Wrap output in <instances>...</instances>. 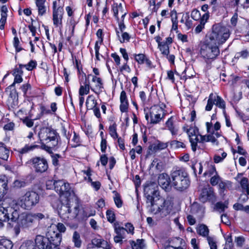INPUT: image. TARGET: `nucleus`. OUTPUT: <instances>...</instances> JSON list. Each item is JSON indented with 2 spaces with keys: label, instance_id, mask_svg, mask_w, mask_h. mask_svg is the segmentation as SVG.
Here are the masks:
<instances>
[{
  "label": "nucleus",
  "instance_id": "f257e3e1",
  "mask_svg": "<svg viewBox=\"0 0 249 249\" xmlns=\"http://www.w3.org/2000/svg\"><path fill=\"white\" fill-rule=\"evenodd\" d=\"M171 178V186L177 191H185L190 186V180L189 175L183 169H177L172 172Z\"/></svg>",
  "mask_w": 249,
  "mask_h": 249
},
{
  "label": "nucleus",
  "instance_id": "f03ea898",
  "mask_svg": "<svg viewBox=\"0 0 249 249\" xmlns=\"http://www.w3.org/2000/svg\"><path fill=\"white\" fill-rule=\"evenodd\" d=\"M199 53L205 62L208 63L217 57L219 55L220 50L217 45L207 40L206 43L201 45Z\"/></svg>",
  "mask_w": 249,
  "mask_h": 249
},
{
  "label": "nucleus",
  "instance_id": "7ed1b4c3",
  "mask_svg": "<svg viewBox=\"0 0 249 249\" xmlns=\"http://www.w3.org/2000/svg\"><path fill=\"white\" fill-rule=\"evenodd\" d=\"M39 199L40 196L37 193L28 191L19 197L18 202L22 209L31 210L39 203Z\"/></svg>",
  "mask_w": 249,
  "mask_h": 249
},
{
  "label": "nucleus",
  "instance_id": "20e7f679",
  "mask_svg": "<svg viewBox=\"0 0 249 249\" xmlns=\"http://www.w3.org/2000/svg\"><path fill=\"white\" fill-rule=\"evenodd\" d=\"M230 36L229 31L219 25H213L212 32L209 35V41L217 45L224 43Z\"/></svg>",
  "mask_w": 249,
  "mask_h": 249
},
{
  "label": "nucleus",
  "instance_id": "39448f33",
  "mask_svg": "<svg viewBox=\"0 0 249 249\" xmlns=\"http://www.w3.org/2000/svg\"><path fill=\"white\" fill-rule=\"evenodd\" d=\"M45 217V215L40 213H29L19 216L18 223L23 228H32L36 225L37 221H39Z\"/></svg>",
  "mask_w": 249,
  "mask_h": 249
},
{
  "label": "nucleus",
  "instance_id": "423d86ee",
  "mask_svg": "<svg viewBox=\"0 0 249 249\" xmlns=\"http://www.w3.org/2000/svg\"><path fill=\"white\" fill-rule=\"evenodd\" d=\"M157 201H160L159 197L152 198L151 201L147 200L146 203L149 204L148 205L149 211L154 214H157L160 212H161L164 215L169 213L172 207L171 202L169 200H164L162 202V205L160 206L157 202Z\"/></svg>",
  "mask_w": 249,
  "mask_h": 249
},
{
  "label": "nucleus",
  "instance_id": "0eeeda50",
  "mask_svg": "<svg viewBox=\"0 0 249 249\" xmlns=\"http://www.w3.org/2000/svg\"><path fill=\"white\" fill-rule=\"evenodd\" d=\"M39 137L46 144L51 146H57L60 142V136L54 130L47 128L41 132Z\"/></svg>",
  "mask_w": 249,
  "mask_h": 249
},
{
  "label": "nucleus",
  "instance_id": "6e6552de",
  "mask_svg": "<svg viewBox=\"0 0 249 249\" xmlns=\"http://www.w3.org/2000/svg\"><path fill=\"white\" fill-rule=\"evenodd\" d=\"M26 164L31 165L37 174L45 173L48 169V161L43 157H34L28 160Z\"/></svg>",
  "mask_w": 249,
  "mask_h": 249
},
{
  "label": "nucleus",
  "instance_id": "1a4fd4ad",
  "mask_svg": "<svg viewBox=\"0 0 249 249\" xmlns=\"http://www.w3.org/2000/svg\"><path fill=\"white\" fill-rule=\"evenodd\" d=\"M55 225H51L48 229L46 237L51 243L53 249H60L59 246L62 240V236L59 232L55 231Z\"/></svg>",
  "mask_w": 249,
  "mask_h": 249
},
{
  "label": "nucleus",
  "instance_id": "9d476101",
  "mask_svg": "<svg viewBox=\"0 0 249 249\" xmlns=\"http://www.w3.org/2000/svg\"><path fill=\"white\" fill-rule=\"evenodd\" d=\"M149 114L150 117V122L153 124L159 123L165 116V113L163 108L157 105L153 106L150 107Z\"/></svg>",
  "mask_w": 249,
  "mask_h": 249
},
{
  "label": "nucleus",
  "instance_id": "9b49d317",
  "mask_svg": "<svg viewBox=\"0 0 249 249\" xmlns=\"http://www.w3.org/2000/svg\"><path fill=\"white\" fill-rule=\"evenodd\" d=\"M144 195L148 200L160 196L158 186L156 182H147L144 188Z\"/></svg>",
  "mask_w": 249,
  "mask_h": 249
},
{
  "label": "nucleus",
  "instance_id": "f8f14e48",
  "mask_svg": "<svg viewBox=\"0 0 249 249\" xmlns=\"http://www.w3.org/2000/svg\"><path fill=\"white\" fill-rule=\"evenodd\" d=\"M200 200L205 203L207 201L211 202L213 204L216 201V197L214 192V189L210 185L203 188L199 196Z\"/></svg>",
  "mask_w": 249,
  "mask_h": 249
},
{
  "label": "nucleus",
  "instance_id": "ddd939ff",
  "mask_svg": "<svg viewBox=\"0 0 249 249\" xmlns=\"http://www.w3.org/2000/svg\"><path fill=\"white\" fill-rule=\"evenodd\" d=\"M63 14V7H57L56 1H54L53 3V24L55 27H62Z\"/></svg>",
  "mask_w": 249,
  "mask_h": 249
},
{
  "label": "nucleus",
  "instance_id": "4468645a",
  "mask_svg": "<svg viewBox=\"0 0 249 249\" xmlns=\"http://www.w3.org/2000/svg\"><path fill=\"white\" fill-rule=\"evenodd\" d=\"M51 204L52 206L58 209L59 214L64 218L68 217V214L71 213L70 206L69 204H62L57 197L53 198Z\"/></svg>",
  "mask_w": 249,
  "mask_h": 249
},
{
  "label": "nucleus",
  "instance_id": "2eb2a0df",
  "mask_svg": "<svg viewBox=\"0 0 249 249\" xmlns=\"http://www.w3.org/2000/svg\"><path fill=\"white\" fill-rule=\"evenodd\" d=\"M171 180L170 177L166 173H162L159 176L158 183L166 191H169L170 190Z\"/></svg>",
  "mask_w": 249,
  "mask_h": 249
},
{
  "label": "nucleus",
  "instance_id": "dca6fc26",
  "mask_svg": "<svg viewBox=\"0 0 249 249\" xmlns=\"http://www.w3.org/2000/svg\"><path fill=\"white\" fill-rule=\"evenodd\" d=\"M19 213L15 208L12 207L8 206L6 203V216L7 217L6 221L10 220L12 222H16L19 218Z\"/></svg>",
  "mask_w": 249,
  "mask_h": 249
},
{
  "label": "nucleus",
  "instance_id": "f3484780",
  "mask_svg": "<svg viewBox=\"0 0 249 249\" xmlns=\"http://www.w3.org/2000/svg\"><path fill=\"white\" fill-rule=\"evenodd\" d=\"M92 244L97 248H101L103 249H111L112 248L110 244L108 242L100 236L93 239Z\"/></svg>",
  "mask_w": 249,
  "mask_h": 249
},
{
  "label": "nucleus",
  "instance_id": "a211bd4d",
  "mask_svg": "<svg viewBox=\"0 0 249 249\" xmlns=\"http://www.w3.org/2000/svg\"><path fill=\"white\" fill-rule=\"evenodd\" d=\"M37 147L38 145L36 144H25L23 147L17 150V151L18 153V156L20 158V160H22V156L24 154L28 153L30 151H33Z\"/></svg>",
  "mask_w": 249,
  "mask_h": 249
},
{
  "label": "nucleus",
  "instance_id": "6ab92c4d",
  "mask_svg": "<svg viewBox=\"0 0 249 249\" xmlns=\"http://www.w3.org/2000/svg\"><path fill=\"white\" fill-rule=\"evenodd\" d=\"M232 188V182L227 180H222L218 185V191L220 194H224L227 189H231Z\"/></svg>",
  "mask_w": 249,
  "mask_h": 249
},
{
  "label": "nucleus",
  "instance_id": "aec40b11",
  "mask_svg": "<svg viewBox=\"0 0 249 249\" xmlns=\"http://www.w3.org/2000/svg\"><path fill=\"white\" fill-rule=\"evenodd\" d=\"M72 192V190L70 184L64 181V185H63L62 187V191H58L57 193H58L60 196H63L65 197L68 198L71 196Z\"/></svg>",
  "mask_w": 249,
  "mask_h": 249
},
{
  "label": "nucleus",
  "instance_id": "412c9836",
  "mask_svg": "<svg viewBox=\"0 0 249 249\" xmlns=\"http://www.w3.org/2000/svg\"><path fill=\"white\" fill-rule=\"evenodd\" d=\"M144 242L143 239H137L136 241H129L131 249H144L145 246Z\"/></svg>",
  "mask_w": 249,
  "mask_h": 249
},
{
  "label": "nucleus",
  "instance_id": "4be33fe9",
  "mask_svg": "<svg viewBox=\"0 0 249 249\" xmlns=\"http://www.w3.org/2000/svg\"><path fill=\"white\" fill-rule=\"evenodd\" d=\"M92 82L96 83L95 85L96 89L98 90V91H96L94 89L91 88V89L94 91L95 93L99 94L101 89L103 88V83L102 81V79L100 77H97L96 76H93L92 79Z\"/></svg>",
  "mask_w": 249,
  "mask_h": 249
},
{
  "label": "nucleus",
  "instance_id": "5701e85b",
  "mask_svg": "<svg viewBox=\"0 0 249 249\" xmlns=\"http://www.w3.org/2000/svg\"><path fill=\"white\" fill-rule=\"evenodd\" d=\"M9 150L4 143L0 142V159L7 160L9 157Z\"/></svg>",
  "mask_w": 249,
  "mask_h": 249
},
{
  "label": "nucleus",
  "instance_id": "b1692460",
  "mask_svg": "<svg viewBox=\"0 0 249 249\" xmlns=\"http://www.w3.org/2000/svg\"><path fill=\"white\" fill-rule=\"evenodd\" d=\"M165 124L166 126L168 128V129L171 132L173 135L177 134L178 128L174 125L172 117H170L167 120Z\"/></svg>",
  "mask_w": 249,
  "mask_h": 249
},
{
  "label": "nucleus",
  "instance_id": "393cba45",
  "mask_svg": "<svg viewBox=\"0 0 249 249\" xmlns=\"http://www.w3.org/2000/svg\"><path fill=\"white\" fill-rule=\"evenodd\" d=\"M36 4L38 9V15L43 16L46 13L45 2L46 0H35Z\"/></svg>",
  "mask_w": 249,
  "mask_h": 249
},
{
  "label": "nucleus",
  "instance_id": "a878e982",
  "mask_svg": "<svg viewBox=\"0 0 249 249\" xmlns=\"http://www.w3.org/2000/svg\"><path fill=\"white\" fill-rule=\"evenodd\" d=\"M13 244L11 241L7 239L0 240V249H12Z\"/></svg>",
  "mask_w": 249,
  "mask_h": 249
},
{
  "label": "nucleus",
  "instance_id": "bb28decb",
  "mask_svg": "<svg viewBox=\"0 0 249 249\" xmlns=\"http://www.w3.org/2000/svg\"><path fill=\"white\" fill-rule=\"evenodd\" d=\"M240 184L243 189V192L244 193L246 192L247 195H249V182L248 178L246 177L242 178L240 182Z\"/></svg>",
  "mask_w": 249,
  "mask_h": 249
},
{
  "label": "nucleus",
  "instance_id": "cd10ccee",
  "mask_svg": "<svg viewBox=\"0 0 249 249\" xmlns=\"http://www.w3.org/2000/svg\"><path fill=\"white\" fill-rule=\"evenodd\" d=\"M97 104V101L93 95H90L88 96L86 100V106L87 108L89 109H92L96 107Z\"/></svg>",
  "mask_w": 249,
  "mask_h": 249
},
{
  "label": "nucleus",
  "instance_id": "c85d7f7f",
  "mask_svg": "<svg viewBox=\"0 0 249 249\" xmlns=\"http://www.w3.org/2000/svg\"><path fill=\"white\" fill-rule=\"evenodd\" d=\"M90 86L89 83H87L86 81L84 83V85H81L79 90V94L80 96H83L88 94L89 92Z\"/></svg>",
  "mask_w": 249,
  "mask_h": 249
},
{
  "label": "nucleus",
  "instance_id": "c756f323",
  "mask_svg": "<svg viewBox=\"0 0 249 249\" xmlns=\"http://www.w3.org/2000/svg\"><path fill=\"white\" fill-rule=\"evenodd\" d=\"M198 234L203 237H209V230L207 226L205 225H200L197 229Z\"/></svg>",
  "mask_w": 249,
  "mask_h": 249
},
{
  "label": "nucleus",
  "instance_id": "7c9ffc66",
  "mask_svg": "<svg viewBox=\"0 0 249 249\" xmlns=\"http://www.w3.org/2000/svg\"><path fill=\"white\" fill-rule=\"evenodd\" d=\"M6 202L4 200L0 204V220L6 221Z\"/></svg>",
  "mask_w": 249,
  "mask_h": 249
},
{
  "label": "nucleus",
  "instance_id": "2f4dec72",
  "mask_svg": "<svg viewBox=\"0 0 249 249\" xmlns=\"http://www.w3.org/2000/svg\"><path fill=\"white\" fill-rule=\"evenodd\" d=\"M72 241L74 243V246L76 248H79L81 246L82 241L80 239V235L79 233L75 231L73 234Z\"/></svg>",
  "mask_w": 249,
  "mask_h": 249
},
{
  "label": "nucleus",
  "instance_id": "473e14b6",
  "mask_svg": "<svg viewBox=\"0 0 249 249\" xmlns=\"http://www.w3.org/2000/svg\"><path fill=\"white\" fill-rule=\"evenodd\" d=\"M19 249H36L35 243L32 240H27L23 243Z\"/></svg>",
  "mask_w": 249,
  "mask_h": 249
},
{
  "label": "nucleus",
  "instance_id": "72a5a7b5",
  "mask_svg": "<svg viewBox=\"0 0 249 249\" xmlns=\"http://www.w3.org/2000/svg\"><path fill=\"white\" fill-rule=\"evenodd\" d=\"M112 10L113 12L114 17L117 20H119V18L118 16L119 11H120L122 12L123 10L122 4L120 3L118 5L117 3H114L112 5Z\"/></svg>",
  "mask_w": 249,
  "mask_h": 249
},
{
  "label": "nucleus",
  "instance_id": "f704fd0d",
  "mask_svg": "<svg viewBox=\"0 0 249 249\" xmlns=\"http://www.w3.org/2000/svg\"><path fill=\"white\" fill-rule=\"evenodd\" d=\"M222 180V179L218 175V173H216V174L210 178V182L212 186H214L217 185H218Z\"/></svg>",
  "mask_w": 249,
  "mask_h": 249
},
{
  "label": "nucleus",
  "instance_id": "c9c22d12",
  "mask_svg": "<svg viewBox=\"0 0 249 249\" xmlns=\"http://www.w3.org/2000/svg\"><path fill=\"white\" fill-rule=\"evenodd\" d=\"M214 100H215V95L213 93H211L209 96L207 104L205 107L206 110L210 111L212 109L213 106L214 104Z\"/></svg>",
  "mask_w": 249,
  "mask_h": 249
},
{
  "label": "nucleus",
  "instance_id": "e433bc0d",
  "mask_svg": "<svg viewBox=\"0 0 249 249\" xmlns=\"http://www.w3.org/2000/svg\"><path fill=\"white\" fill-rule=\"evenodd\" d=\"M158 48L160 49L163 55L167 56L169 53V47L166 44V43H163L158 45Z\"/></svg>",
  "mask_w": 249,
  "mask_h": 249
},
{
  "label": "nucleus",
  "instance_id": "4c0bfd02",
  "mask_svg": "<svg viewBox=\"0 0 249 249\" xmlns=\"http://www.w3.org/2000/svg\"><path fill=\"white\" fill-rule=\"evenodd\" d=\"M214 104L218 107L225 109V103L223 99L219 96H215V100H214Z\"/></svg>",
  "mask_w": 249,
  "mask_h": 249
},
{
  "label": "nucleus",
  "instance_id": "58836bf2",
  "mask_svg": "<svg viewBox=\"0 0 249 249\" xmlns=\"http://www.w3.org/2000/svg\"><path fill=\"white\" fill-rule=\"evenodd\" d=\"M14 76L15 77L14 83L6 89V92H8L9 89H11L14 88L16 83H20L22 82L23 79L22 78V75H16Z\"/></svg>",
  "mask_w": 249,
  "mask_h": 249
},
{
  "label": "nucleus",
  "instance_id": "ea45409f",
  "mask_svg": "<svg viewBox=\"0 0 249 249\" xmlns=\"http://www.w3.org/2000/svg\"><path fill=\"white\" fill-rule=\"evenodd\" d=\"M181 241V240L180 238H176L172 241L170 242V245L169 246H167L165 249H178L179 248H180V245H178V246L177 245H174V242H178L179 243H180Z\"/></svg>",
  "mask_w": 249,
  "mask_h": 249
},
{
  "label": "nucleus",
  "instance_id": "a19ab883",
  "mask_svg": "<svg viewBox=\"0 0 249 249\" xmlns=\"http://www.w3.org/2000/svg\"><path fill=\"white\" fill-rule=\"evenodd\" d=\"M51 158L53 164L55 166H58L59 165V160L62 159V156L58 154H52Z\"/></svg>",
  "mask_w": 249,
  "mask_h": 249
},
{
  "label": "nucleus",
  "instance_id": "79ce46f5",
  "mask_svg": "<svg viewBox=\"0 0 249 249\" xmlns=\"http://www.w3.org/2000/svg\"><path fill=\"white\" fill-rule=\"evenodd\" d=\"M116 126V124H113L112 125H110L109 127V134L114 139H116L118 137V135L117 133Z\"/></svg>",
  "mask_w": 249,
  "mask_h": 249
},
{
  "label": "nucleus",
  "instance_id": "37998d69",
  "mask_svg": "<svg viewBox=\"0 0 249 249\" xmlns=\"http://www.w3.org/2000/svg\"><path fill=\"white\" fill-rule=\"evenodd\" d=\"M113 193H115L114 200L115 205L118 208H121L123 205V201L121 198V196L117 192L115 191H114Z\"/></svg>",
  "mask_w": 249,
  "mask_h": 249
},
{
  "label": "nucleus",
  "instance_id": "c03bdc74",
  "mask_svg": "<svg viewBox=\"0 0 249 249\" xmlns=\"http://www.w3.org/2000/svg\"><path fill=\"white\" fill-rule=\"evenodd\" d=\"M7 187V183L6 181L2 179L0 177V196H3L5 193Z\"/></svg>",
  "mask_w": 249,
  "mask_h": 249
},
{
  "label": "nucleus",
  "instance_id": "a18cd8bd",
  "mask_svg": "<svg viewBox=\"0 0 249 249\" xmlns=\"http://www.w3.org/2000/svg\"><path fill=\"white\" fill-rule=\"evenodd\" d=\"M170 145L172 148H179L180 147L181 148H185V145L181 142L177 141V140H173L171 141L170 142Z\"/></svg>",
  "mask_w": 249,
  "mask_h": 249
},
{
  "label": "nucleus",
  "instance_id": "49530a36",
  "mask_svg": "<svg viewBox=\"0 0 249 249\" xmlns=\"http://www.w3.org/2000/svg\"><path fill=\"white\" fill-rule=\"evenodd\" d=\"M135 60L140 64L144 63L146 58L145 55L142 53H139L138 54H134Z\"/></svg>",
  "mask_w": 249,
  "mask_h": 249
},
{
  "label": "nucleus",
  "instance_id": "de8ad7c7",
  "mask_svg": "<svg viewBox=\"0 0 249 249\" xmlns=\"http://www.w3.org/2000/svg\"><path fill=\"white\" fill-rule=\"evenodd\" d=\"M107 218V220L110 223H112L115 221V215L114 213L110 210H107L106 212Z\"/></svg>",
  "mask_w": 249,
  "mask_h": 249
},
{
  "label": "nucleus",
  "instance_id": "09e8293b",
  "mask_svg": "<svg viewBox=\"0 0 249 249\" xmlns=\"http://www.w3.org/2000/svg\"><path fill=\"white\" fill-rule=\"evenodd\" d=\"M189 141L191 143L192 150L194 152H195L196 150L197 142H198L197 136H196L195 138H190Z\"/></svg>",
  "mask_w": 249,
  "mask_h": 249
},
{
  "label": "nucleus",
  "instance_id": "8fccbe9b",
  "mask_svg": "<svg viewBox=\"0 0 249 249\" xmlns=\"http://www.w3.org/2000/svg\"><path fill=\"white\" fill-rule=\"evenodd\" d=\"M173 14H175V18H171V21L172 22V29L176 31V30H178V24L177 12H176L175 11H173L172 12V15Z\"/></svg>",
  "mask_w": 249,
  "mask_h": 249
},
{
  "label": "nucleus",
  "instance_id": "3c124183",
  "mask_svg": "<svg viewBox=\"0 0 249 249\" xmlns=\"http://www.w3.org/2000/svg\"><path fill=\"white\" fill-rule=\"evenodd\" d=\"M168 146L167 143H164L159 142L158 143L154 144L153 149L155 151L162 150L166 148Z\"/></svg>",
  "mask_w": 249,
  "mask_h": 249
},
{
  "label": "nucleus",
  "instance_id": "603ef678",
  "mask_svg": "<svg viewBox=\"0 0 249 249\" xmlns=\"http://www.w3.org/2000/svg\"><path fill=\"white\" fill-rule=\"evenodd\" d=\"M64 185V181L62 180H55L54 189L58 193V191H62V186Z\"/></svg>",
  "mask_w": 249,
  "mask_h": 249
},
{
  "label": "nucleus",
  "instance_id": "864d4df0",
  "mask_svg": "<svg viewBox=\"0 0 249 249\" xmlns=\"http://www.w3.org/2000/svg\"><path fill=\"white\" fill-rule=\"evenodd\" d=\"M227 153L224 152L222 153V157H220L218 155H215L213 157L214 162L216 163L222 162L223 160L227 157Z\"/></svg>",
  "mask_w": 249,
  "mask_h": 249
},
{
  "label": "nucleus",
  "instance_id": "5fc2aeb1",
  "mask_svg": "<svg viewBox=\"0 0 249 249\" xmlns=\"http://www.w3.org/2000/svg\"><path fill=\"white\" fill-rule=\"evenodd\" d=\"M217 173L215 167L213 165H210L209 166V169L206 171L204 173V176L209 175V176H211L212 175H213L214 173L215 174Z\"/></svg>",
  "mask_w": 249,
  "mask_h": 249
},
{
  "label": "nucleus",
  "instance_id": "6e6d98bb",
  "mask_svg": "<svg viewBox=\"0 0 249 249\" xmlns=\"http://www.w3.org/2000/svg\"><path fill=\"white\" fill-rule=\"evenodd\" d=\"M215 208L216 210L219 211V213H222L224 212L225 209L227 208L228 207L222 202H219L216 203Z\"/></svg>",
  "mask_w": 249,
  "mask_h": 249
},
{
  "label": "nucleus",
  "instance_id": "4d7b16f0",
  "mask_svg": "<svg viewBox=\"0 0 249 249\" xmlns=\"http://www.w3.org/2000/svg\"><path fill=\"white\" fill-rule=\"evenodd\" d=\"M36 62L34 60H31L27 64L23 65V67H25L28 71H32L33 69L36 67Z\"/></svg>",
  "mask_w": 249,
  "mask_h": 249
},
{
  "label": "nucleus",
  "instance_id": "13d9d810",
  "mask_svg": "<svg viewBox=\"0 0 249 249\" xmlns=\"http://www.w3.org/2000/svg\"><path fill=\"white\" fill-rule=\"evenodd\" d=\"M191 16L195 20H198L201 17L200 12L196 9H194L192 11Z\"/></svg>",
  "mask_w": 249,
  "mask_h": 249
},
{
  "label": "nucleus",
  "instance_id": "bf43d9fd",
  "mask_svg": "<svg viewBox=\"0 0 249 249\" xmlns=\"http://www.w3.org/2000/svg\"><path fill=\"white\" fill-rule=\"evenodd\" d=\"M19 40L17 36H15L14 38L13 45L16 49L17 52H19L22 50V48L19 46Z\"/></svg>",
  "mask_w": 249,
  "mask_h": 249
},
{
  "label": "nucleus",
  "instance_id": "052dcab7",
  "mask_svg": "<svg viewBox=\"0 0 249 249\" xmlns=\"http://www.w3.org/2000/svg\"><path fill=\"white\" fill-rule=\"evenodd\" d=\"M207 240L211 249H217L216 242L212 237H207Z\"/></svg>",
  "mask_w": 249,
  "mask_h": 249
},
{
  "label": "nucleus",
  "instance_id": "680f3d73",
  "mask_svg": "<svg viewBox=\"0 0 249 249\" xmlns=\"http://www.w3.org/2000/svg\"><path fill=\"white\" fill-rule=\"evenodd\" d=\"M126 231H127V230L123 227H122L119 229H116L115 232L116 233L117 235L124 238Z\"/></svg>",
  "mask_w": 249,
  "mask_h": 249
},
{
  "label": "nucleus",
  "instance_id": "e2e57ef3",
  "mask_svg": "<svg viewBox=\"0 0 249 249\" xmlns=\"http://www.w3.org/2000/svg\"><path fill=\"white\" fill-rule=\"evenodd\" d=\"M120 109L122 112H127L128 109V102H120Z\"/></svg>",
  "mask_w": 249,
  "mask_h": 249
},
{
  "label": "nucleus",
  "instance_id": "0e129e2a",
  "mask_svg": "<svg viewBox=\"0 0 249 249\" xmlns=\"http://www.w3.org/2000/svg\"><path fill=\"white\" fill-rule=\"evenodd\" d=\"M23 67V65L19 64V67L18 68L16 67L13 70V75H22L23 71L22 70V68Z\"/></svg>",
  "mask_w": 249,
  "mask_h": 249
},
{
  "label": "nucleus",
  "instance_id": "69168bd1",
  "mask_svg": "<svg viewBox=\"0 0 249 249\" xmlns=\"http://www.w3.org/2000/svg\"><path fill=\"white\" fill-rule=\"evenodd\" d=\"M248 55V52L247 50H244L241 51L240 52L236 53L235 57L237 58H239L240 57H242L243 58H247Z\"/></svg>",
  "mask_w": 249,
  "mask_h": 249
},
{
  "label": "nucleus",
  "instance_id": "338daca9",
  "mask_svg": "<svg viewBox=\"0 0 249 249\" xmlns=\"http://www.w3.org/2000/svg\"><path fill=\"white\" fill-rule=\"evenodd\" d=\"M22 121L23 123L29 127H31L34 125L33 120L27 117L22 119Z\"/></svg>",
  "mask_w": 249,
  "mask_h": 249
},
{
  "label": "nucleus",
  "instance_id": "774afa93",
  "mask_svg": "<svg viewBox=\"0 0 249 249\" xmlns=\"http://www.w3.org/2000/svg\"><path fill=\"white\" fill-rule=\"evenodd\" d=\"M57 147V146H51L50 145H48V144H46L45 143L44 144H42L41 145L42 149L46 150L48 153L51 154V155L52 154H53L52 152V149L55 148Z\"/></svg>",
  "mask_w": 249,
  "mask_h": 249
}]
</instances>
